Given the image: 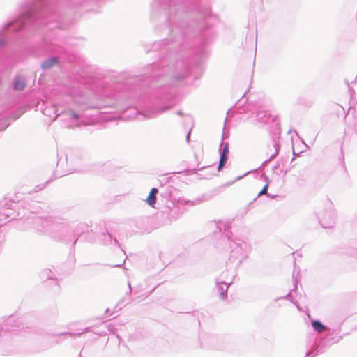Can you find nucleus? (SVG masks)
Masks as SVG:
<instances>
[{
	"label": "nucleus",
	"mask_w": 357,
	"mask_h": 357,
	"mask_svg": "<svg viewBox=\"0 0 357 357\" xmlns=\"http://www.w3.org/2000/svg\"><path fill=\"white\" fill-rule=\"evenodd\" d=\"M229 146L228 144H226L225 146L223 148V150L222 151L220 158V162L219 165L218 167V170L220 171L222 167L225 166V163L227 162L228 160V155H229Z\"/></svg>",
	"instance_id": "obj_1"
},
{
	"label": "nucleus",
	"mask_w": 357,
	"mask_h": 357,
	"mask_svg": "<svg viewBox=\"0 0 357 357\" xmlns=\"http://www.w3.org/2000/svg\"><path fill=\"white\" fill-rule=\"evenodd\" d=\"M59 64V61L56 57H51L43 62L42 67H52Z\"/></svg>",
	"instance_id": "obj_4"
},
{
	"label": "nucleus",
	"mask_w": 357,
	"mask_h": 357,
	"mask_svg": "<svg viewBox=\"0 0 357 357\" xmlns=\"http://www.w3.org/2000/svg\"><path fill=\"white\" fill-rule=\"evenodd\" d=\"M268 186V183L266 185H265V186L263 188V189L258 193V196H261L262 195H266L267 193Z\"/></svg>",
	"instance_id": "obj_6"
},
{
	"label": "nucleus",
	"mask_w": 357,
	"mask_h": 357,
	"mask_svg": "<svg viewBox=\"0 0 357 357\" xmlns=\"http://www.w3.org/2000/svg\"><path fill=\"white\" fill-rule=\"evenodd\" d=\"M158 192L157 188H152L146 199L147 204L153 206L156 203V195Z\"/></svg>",
	"instance_id": "obj_2"
},
{
	"label": "nucleus",
	"mask_w": 357,
	"mask_h": 357,
	"mask_svg": "<svg viewBox=\"0 0 357 357\" xmlns=\"http://www.w3.org/2000/svg\"><path fill=\"white\" fill-rule=\"evenodd\" d=\"M313 328L318 333H322L326 329V326H324L319 321H314L312 323Z\"/></svg>",
	"instance_id": "obj_5"
},
{
	"label": "nucleus",
	"mask_w": 357,
	"mask_h": 357,
	"mask_svg": "<svg viewBox=\"0 0 357 357\" xmlns=\"http://www.w3.org/2000/svg\"><path fill=\"white\" fill-rule=\"evenodd\" d=\"M71 115H72V116H73L75 119H78V118H79L78 114H77L76 112H71Z\"/></svg>",
	"instance_id": "obj_8"
},
{
	"label": "nucleus",
	"mask_w": 357,
	"mask_h": 357,
	"mask_svg": "<svg viewBox=\"0 0 357 357\" xmlns=\"http://www.w3.org/2000/svg\"><path fill=\"white\" fill-rule=\"evenodd\" d=\"M225 296H226V294H225V291L223 289H222V291H220L219 298L221 300H224Z\"/></svg>",
	"instance_id": "obj_7"
},
{
	"label": "nucleus",
	"mask_w": 357,
	"mask_h": 357,
	"mask_svg": "<svg viewBox=\"0 0 357 357\" xmlns=\"http://www.w3.org/2000/svg\"><path fill=\"white\" fill-rule=\"evenodd\" d=\"M26 86V82L24 78L22 77H17L15 83H14V88L16 90H23Z\"/></svg>",
	"instance_id": "obj_3"
}]
</instances>
